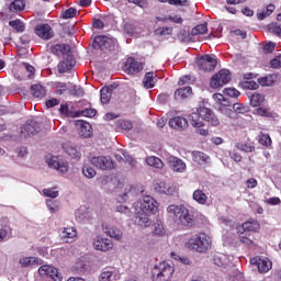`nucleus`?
Wrapping results in <instances>:
<instances>
[{"mask_svg": "<svg viewBox=\"0 0 281 281\" xmlns=\"http://www.w3.org/2000/svg\"><path fill=\"white\" fill-rule=\"evenodd\" d=\"M97 113L98 112L95 111V109H86L83 111L76 112V116L77 117H95Z\"/></svg>", "mask_w": 281, "mask_h": 281, "instance_id": "nucleus-45", "label": "nucleus"}, {"mask_svg": "<svg viewBox=\"0 0 281 281\" xmlns=\"http://www.w3.org/2000/svg\"><path fill=\"white\" fill-rule=\"evenodd\" d=\"M192 159L199 166H205V164H210L211 161L210 156L203 151H192Z\"/></svg>", "mask_w": 281, "mask_h": 281, "instance_id": "nucleus-29", "label": "nucleus"}, {"mask_svg": "<svg viewBox=\"0 0 281 281\" xmlns=\"http://www.w3.org/2000/svg\"><path fill=\"white\" fill-rule=\"evenodd\" d=\"M125 67L127 71H142L144 69V64L136 61L133 57H130L125 61Z\"/></svg>", "mask_w": 281, "mask_h": 281, "instance_id": "nucleus-31", "label": "nucleus"}, {"mask_svg": "<svg viewBox=\"0 0 281 281\" xmlns=\"http://www.w3.org/2000/svg\"><path fill=\"white\" fill-rule=\"evenodd\" d=\"M167 214L176 225H180L181 227H190L194 221L192 215H190V210L183 204H170L167 206Z\"/></svg>", "mask_w": 281, "mask_h": 281, "instance_id": "nucleus-2", "label": "nucleus"}, {"mask_svg": "<svg viewBox=\"0 0 281 281\" xmlns=\"http://www.w3.org/2000/svg\"><path fill=\"white\" fill-rule=\"evenodd\" d=\"M255 114L259 115L260 117H272L273 116V112H271V110L265 109V108H257L255 110Z\"/></svg>", "mask_w": 281, "mask_h": 281, "instance_id": "nucleus-48", "label": "nucleus"}, {"mask_svg": "<svg viewBox=\"0 0 281 281\" xmlns=\"http://www.w3.org/2000/svg\"><path fill=\"white\" fill-rule=\"evenodd\" d=\"M76 126L79 127V135L80 137H91L93 135V127L88 122L85 121H77Z\"/></svg>", "mask_w": 281, "mask_h": 281, "instance_id": "nucleus-26", "label": "nucleus"}, {"mask_svg": "<svg viewBox=\"0 0 281 281\" xmlns=\"http://www.w3.org/2000/svg\"><path fill=\"white\" fill-rule=\"evenodd\" d=\"M113 43V38L105 35H97L93 40L92 47L93 49H109Z\"/></svg>", "mask_w": 281, "mask_h": 281, "instance_id": "nucleus-20", "label": "nucleus"}, {"mask_svg": "<svg viewBox=\"0 0 281 281\" xmlns=\"http://www.w3.org/2000/svg\"><path fill=\"white\" fill-rule=\"evenodd\" d=\"M232 81V72L218 71L215 72L210 79L211 89H221Z\"/></svg>", "mask_w": 281, "mask_h": 281, "instance_id": "nucleus-8", "label": "nucleus"}, {"mask_svg": "<svg viewBox=\"0 0 281 281\" xmlns=\"http://www.w3.org/2000/svg\"><path fill=\"white\" fill-rule=\"evenodd\" d=\"M99 281H113V271L103 270L99 276Z\"/></svg>", "mask_w": 281, "mask_h": 281, "instance_id": "nucleus-54", "label": "nucleus"}, {"mask_svg": "<svg viewBox=\"0 0 281 281\" xmlns=\"http://www.w3.org/2000/svg\"><path fill=\"white\" fill-rule=\"evenodd\" d=\"M78 14L76 8H69L66 11L61 12V19H74Z\"/></svg>", "mask_w": 281, "mask_h": 281, "instance_id": "nucleus-55", "label": "nucleus"}, {"mask_svg": "<svg viewBox=\"0 0 281 281\" xmlns=\"http://www.w3.org/2000/svg\"><path fill=\"white\" fill-rule=\"evenodd\" d=\"M46 207L50 214H56V212H58V205L53 200H46Z\"/></svg>", "mask_w": 281, "mask_h": 281, "instance_id": "nucleus-61", "label": "nucleus"}, {"mask_svg": "<svg viewBox=\"0 0 281 281\" xmlns=\"http://www.w3.org/2000/svg\"><path fill=\"white\" fill-rule=\"evenodd\" d=\"M193 201H195V203H199V205H207V194H205V192H203V190L198 189L193 192Z\"/></svg>", "mask_w": 281, "mask_h": 281, "instance_id": "nucleus-36", "label": "nucleus"}, {"mask_svg": "<svg viewBox=\"0 0 281 281\" xmlns=\"http://www.w3.org/2000/svg\"><path fill=\"white\" fill-rule=\"evenodd\" d=\"M34 33L42 41H50L53 36H55L54 29L49 24H37L34 27Z\"/></svg>", "mask_w": 281, "mask_h": 281, "instance_id": "nucleus-13", "label": "nucleus"}, {"mask_svg": "<svg viewBox=\"0 0 281 281\" xmlns=\"http://www.w3.org/2000/svg\"><path fill=\"white\" fill-rule=\"evenodd\" d=\"M63 150H65L69 157L72 159L80 158V151L78 150V147L71 142H66L61 145Z\"/></svg>", "mask_w": 281, "mask_h": 281, "instance_id": "nucleus-27", "label": "nucleus"}, {"mask_svg": "<svg viewBox=\"0 0 281 281\" xmlns=\"http://www.w3.org/2000/svg\"><path fill=\"white\" fill-rule=\"evenodd\" d=\"M47 165L49 168H54V170H57V172H60L61 175H67V172H69V162L56 156L48 158Z\"/></svg>", "mask_w": 281, "mask_h": 281, "instance_id": "nucleus-12", "label": "nucleus"}, {"mask_svg": "<svg viewBox=\"0 0 281 281\" xmlns=\"http://www.w3.org/2000/svg\"><path fill=\"white\" fill-rule=\"evenodd\" d=\"M19 265L22 269H30V267H38V265H43V260L33 256H21L19 258Z\"/></svg>", "mask_w": 281, "mask_h": 281, "instance_id": "nucleus-19", "label": "nucleus"}, {"mask_svg": "<svg viewBox=\"0 0 281 281\" xmlns=\"http://www.w3.org/2000/svg\"><path fill=\"white\" fill-rule=\"evenodd\" d=\"M224 95H228V98H238L240 95V91L235 88H225L223 90Z\"/></svg>", "mask_w": 281, "mask_h": 281, "instance_id": "nucleus-57", "label": "nucleus"}, {"mask_svg": "<svg viewBox=\"0 0 281 281\" xmlns=\"http://www.w3.org/2000/svg\"><path fill=\"white\" fill-rule=\"evenodd\" d=\"M169 126L170 128H173V131H186L189 126L188 119L183 116H175L169 120Z\"/></svg>", "mask_w": 281, "mask_h": 281, "instance_id": "nucleus-23", "label": "nucleus"}, {"mask_svg": "<svg viewBox=\"0 0 281 281\" xmlns=\"http://www.w3.org/2000/svg\"><path fill=\"white\" fill-rule=\"evenodd\" d=\"M265 102V94L255 93L250 99L251 106H260Z\"/></svg>", "mask_w": 281, "mask_h": 281, "instance_id": "nucleus-46", "label": "nucleus"}, {"mask_svg": "<svg viewBox=\"0 0 281 281\" xmlns=\"http://www.w3.org/2000/svg\"><path fill=\"white\" fill-rule=\"evenodd\" d=\"M237 150H241L243 153H254L256 150V146L251 140H246L245 143H237L236 145Z\"/></svg>", "mask_w": 281, "mask_h": 281, "instance_id": "nucleus-39", "label": "nucleus"}, {"mask_svg": "<svg viewBox=\"0 0 281 281\" xmlns=\"http://www.w3.org/2000/svg\"><path fill=\"white\" fill-rule=\"evenodd\" d=\"M270 67L272 69H281V55H277L271 61Z\"/></svg>", "mask_w": 281, "mask_h": 281, "instance_id": "nucleus-62", "label": "nucleus"}, {"mask_svg": "<svg viewBox=\"0 0 281 281\" xmlns=\"http://www.w3.org/2000/svg\"><path fill=\"white\" fill-rule=\"evenodd\" d=\"M228 281H245V277L243 276V272L236 270L229 276Z\"/></svg>", "mask_w": 281, "mask_h": 281, "instance_id": "nucleus-60", "label": "nucleus"}, {"mask_svg": "<svg viewBox=\"0 0 281 281\" xmlns=\"http://www.w3.org/2000/svg\"><path fill=\"white\" fill-rule=\"evenodd\" d=\"M11 234L10 226H0V243H3Z\"/></svg>", "mask_w": 281, "mask_h": 281, "instance_id": "nucleus-58", "label": "nucleus"}, {"mask_svg": "<svg viewBox=\"0 0 281 281\" xmlns=\"http://www.w3.org/2000/svg\"><path fill=\"white\" fill-rule=\"evenodd\" d=\"M70 93L71 95L82 97L85 95V90L80 86H74L70 88Z\"/></svg>", "mask_w": 281, "mask_h": 281, "instance_id": "nucleus-63", "label": "nucleus"}, {"mask_svg": "<svg viewBox=\"0 0 281 281\" xmlns=\"http://www.w3.org/2000/svg\"><path fill=\"white\" fill-rule=\"evenodd\" d=\"M52 54H55V56H65L69 52H71V46L67 44H56L50 47Z\"/></svg>", "mask_w": 281, "mask_h": 281, "instance_id": "nucleus-30", "label": "nucleus"}, {"mask_svg": "<svg viewBox=\"0 0 281 281\" xmlns=\"http://www.w3.org/2000/svg\"><path fill=\"white\" fill-rule=\"evenodd\" d=\"M172 276H175V267L166 261L157 263L151 270L153 281H170Z\"/></svg>", "mask_w": 281, "mask_h": 281, "instance_id": "nucleus-4", "label": "nucleus"}, {"mask_svg": "<svg viewBox=\"0 0 281 281\" xmlns=\"http://www.w3.org/2000/svg\"><path fill=\"white\" fill-rule=\"evenodd\" d=\"M196 65L200 71H216L221 65L216 55H202L196 59Z\"/></svg>", "mask_w": 281, "mask_h": 281, "instance_id": "nucleus-6", "label": "nucleus"}, {"mask_svg": "<svg viewBox=\"0 0 281 281\" xmlns=\"http://www.w3.org/2000/svg\"><path fill=\"white\" fill-rule=\"evenodd\" d=\"M59 236L64 243H76L78 229L74 226H67L59 229Z\"/></svg>", "mask_w": 281, "mask_h": 281, "instance_id": "nucleus-14", "label": "nucleus"}, {"mask_svg": "<svg viewBox=\"0 0 281 281\" xmlns=\"http://www.w3.org/2000/svg\"><path fill=\"white\" fill-rule=\"evenodd\" d=\"M213 101L216 111L229 120H236L238 113H247V106L240 103H234L232 110V101L225 98L223 93H214Z\"/></svg>", "mask_w": 281, "mask_h": 281, "instance_id": "nucleus-1", "label": "nucleus"}, {"mask_svg": "<svg viewBox=\"0 0 281 281\" xmlns=\"http://www.w3.org/2000/svg\"><path fill=\"white\" fill-rule=\"evenodd\" d=\"M186 247L198 254H207L212 249V237L205 233H199L187 241Z\"/></svg>", "mask_w": 281, "mask_h": 281, "instance_id": "nucleus-3", "label": "nucleus"}, {"mask_svg": "<svg viewBox=\"0 0 281 281\" xmlns=\"http://www.w3.org/2000/svg\"><path fill=\"white\" fill-rule=\"evenodd\" d=\"M37 273L40 278H49L53 281H63V273L60 270L52 265H42Z\"/></svg>", "mask_w": 281, "mask_h": 281, "instance_id": "nucleus-7", "label": "nucleus"}, {"mask_svg": "<svg viewBox=\"0 0 281 281\" xmlns=\"http://www.w3.org/2000/svg\"><path fill=\"white\" fill-rule=\"evenodd\" d=\"M31 93L34 98H37V100H43V98L47 95V90L41 85H34L31 87Z\"/></svg>", "mask_w": 281, "mask_h": 281, "instance_id": "nucleus-35", "label": "nucleus"}, {"mask_svg": "<svg viewBox=\"0 0 281 281\" xmlns=\"http://www.w3.org/2000/svg\"><path fill=\"white\" fill-rule=\"evenodd\" d=\"M82 175H85V177H87V179H93V177H95V175H98V172L95 171V169H93V167L86 165L82 168Z\"/></svg>", "mask_w": 281, "mask_h": 281, "instance_id": "nucleus-47", "label": "nucleus"}, {"mask_svg": "<svg viewBox=\"0 0 281 281\" xmlns=\"http://www.w3.org/2000/svg\"><path fill=\"white\" fill-rule=\"evenodd\" d=\"M123 30L125 34H128V36H133V34H135L136 25L134 22H126L123 25Z\"/></svg>", "mask_w": 281, "mask_h": 281, "instance_id": "nucleus-52", "label": "nucleus"}, {"mask_svg": "<svg viewBox=\"0 0 281 281\" xmlns=\"http://www.w3.org/2000/svg\"><path fill=\"white\" fill-rule=\"evenodd\" d=\"M149 216L150 214L148 213L135 211L134 224L137 225V227H140L142 229H146L147 227H150V225H153V222L150 221Z\"/></svg>", "mask_w": 281, "mask_h": 281, "instance_id": "nucleus-18", "label": "nucleus"}, {"mask_svg": "<svg viewBox=\"0 0 281 281\" xmlns=\"http://www.w3.org/2000/svg\"><path fill=\"white\" fill-rule=\"evenodd\" d=\"M191 93H192L191 87L180 88L175 91V98L176 100H187V98H190Z\"/></svg>", "mask_w": 281, "mask_h": 281, "instance_id": "nucleus-37", "label": "nucleus"}, {"mask_svg": "<svg viewBox=\"0 0 281 281\" xmlns=\"http://www.w3.org/2000/svg\"><path fill=\"white\" fill-rule=\"evenodd\" d=\"M67 91H69V85L63 83V82H58L56 85V93L58 95H63V94L67 93Z\"/></svg>", "mask_w": 281, "mask_h": 281, "instance_id": "nucleus-56", "label": "nucleus"}, {"mask_svg": "<svg viewBox=\"0 0 281 281\" xmlns=\"http://www.w3.org/2000/svg\"><path fill=\"white\" fill-rule=\"evenodd\" d=\"M92 247L95 251H102L105 254L106 251H111V249H113L114 244L110 238L98 235L93 238Z\"/></svg>", "mask_w": 281, "mask_h": 281, "instance_id": "nucleus-11", "label": "nucleus"}, {"mask_svg": "<svg viewBox=\"0 0 281 281\" xmlns=\"http://www.w3.org/2000/svg\"><path fill=\"white\" fill-rule=\"evenodd\" d=\"M25 8V2L23 0H14L11 2L9 10L11 12H21V10H24Z\"/></svg>", "mask_w": 281, "mask_h": 281, "instance_id": "nucleus-42", "label": "nucleus"}, {"mask_svg": "<svg viewBox=\"0 0 281 281\" xmlns=\"http://www.w3.org/2000/svg\"><path fill=\"white\" fill-rule=\"evenodd\" d=\"M269 30H270V32L274 33L276 36L281 37V25H280V24H278V23H272V24L269 26Z\"/></svg>", "mask_w": 281, "mask_h": 281, "instance_id": "nucleus-64", "label": "nucleus"}, {"mask_svg": "<svg viewBox=\"0 0 281 281\" xmlns=\"http://www.w3.org/2000/svg\"><path fill=\"white\" fill-rule=\"evenodd\" d=\"M247 233L240 234L239 235V243H241L243 245H246V247H254V240H251L249 238V233L248 235H246Z\"/></svg>", "mask_w": 281, "mask_h": 281, "instance_id": "nucleus-49", "label": "nucleus"}, {"mask_svg": "<svg viewBox=\"0 0 281 281\" xmlns=\"http://www.w3.org/2000/svg\"><path fill=\"white\" fill-rule=\"evenodd\" d=\"M91 164L98 170H115V161L110 156H94L91 158Z\"/></svg>", "mask_w": 281, "mask_h": 281, "instance_id": "nucleus-9", "label": "nucleus"}, {"mask_svg": "<svg viewBox=\"0 0 281 281\" xmlns=\"http://www.w3.org/2000/svg\"><path fill=\"white\" fill-rule=\"evenodd\" d=\"M278 80H280V74L273 72L265 77H260L258 79V85H260L261 87H271L272 85H276Z\"/></svg>", "mask_w": 281, "mask_h": 281, "instance_id": "nucleus-25", "label": "nucleus"}, {"mask_svg": "<svg viewBox=\"0 0 281 281\" xmlns=\"http://www.w3.org/2000/svg\"><path fill=\"white\" fill-rule=\"evenodd\" d=\"M251 265H257L259 273H269L273 268V262L269 258L255 257L250 259Z\"/></svg>", "mask_w": 281, "mask_h": 281, "instance_id": "nucleus-15", "label": "nucleus"}, {"mask_svg": "<svg viewBox=\"0 0 281 281\" xmlns=\"http://www.w3.org/2000/svg\"><path fill=\"white\" fill-rule=\"evenodd\" d=\"M135 212H143L144 214H157L159 212V202L150 195H144L137 202L134 203Z\"/></svg>", "mask_w": 281, "mask_h": 281, "instance_id": "nucleus-5", "label": "nucleus"}, {"mask_svg": "<svg viewBox=\"0 0 281 281\" xmlns=\"http://www.w3.org/2000/svg\"><path fill=\"white\" fill-rule=\"evenodd\" d=\"M189 122L193 128H203V126H205V122H203L201 114L198 112H193L189 115Z\"/></svg>", "mask_w": 281, "mask_h": 281, "instance_id": "nucleus-32", "label": "nucleus"}, {"mask_svg": "<svg viewBox=\"0 0 281 281\" xmlns=\"http://www.w3.org/2000/svg\"><path fill=\"white\" fill-rule=\"evenodd\" d=\"M154 189L159 194H167V196H172V194H175V192H177V187L175 184H168L164 181L155 183Z\"/></svg>", "mask_w": 281, "mask_h": 281, "instance_id": "nucleus-21", "label": "nucleus"}, {"mask_svg": "<svg viewBox=\"0 0 281 281\" xmlns=\"http://www.w3.org/2000/svg\"><path fill=\"white\" fill-rule=\"evenodd\" d=\"M257 76L258 75L254 72L244 74V77L239 82L241 89H249L250 91H255L256 89H258L259 85L254 80V78H257Z\"/></svg>", "mask_w": 281, "mask_h": 281, "instance_id": "nucleus-16", "label": "nucleus"}, {"mask_svg": "<svg viewBox=\"0 0 281 281\" xmlns=\"http://www.w3.org/2000/svg\"><path fill=\"white\" fill-rule=\"evenodd\" d=\"M100 93H101L102 104H109V102H111V95H113V88L112 87L102 88Z\"/></svg>", "mask_w": 281, "mask_h": 281, "instance_id": "nucleus-40", "label": "nucleus"}, {"mask_svg": "<svg viewBox=\"0 0 281 281\" xmlns=\"http://www.w3.org/2000/svg\"><path fill=\"white\" fill-rule=\"evenodd\" d=\"M196 111L201 120H203V122H207L209 126H213V127L221 126V120L214 113V111H212L210 108L199 106Z\"/></svg>", "mask_w": 281, "mask_h": 281, "instance_id": "nucleus-10", "label": "nucleus"}, {"mask_svg": "<svg viewBox=\"0 0 281 281\" xmlns=\"http://www.w3.org/2000/svg\"><path fill=\"white\" fill-rule=\"evenodd\" d=\"M155 34H157V36H168L172 34V27L162 26L160 29H157L155 31Z\"/></svg>", "mask_w": 281, "mask_h": 281, "instance_id": "nucleus-59", "label": "nucleus"}, {"mask_svg": "<svg viewBox=\"0 0 281 281\" xmlns=\"http://www.w3.org/2000/svg\"><path fill=\"white\" fill-rule=\"evenodd\" d=\"M146 164L147 166H150L151 168H157L158 170H161V168H164V161L157 156L147 157Z\"/></svg>", "mask_w": 281, "mask_h": 281, "instance_id": "nucleus-38", "label": "nucleus"}, {"mask_svg": "<svg viewBox=\"0 0 281 281\" xmlns=\"http://www.w3.org/2000/svg\"><path fill=\"white\" fill-rule=\"evenodd\" d=\"M259 144H261V146H265L266 148L271 147V136L269 134H265V133H260L259 134V139H258Z\"/></svg>", "mask_w": 281, "mask_h": 281, "instance_id": "nucleus-44", "label": "nucleus"}, {"mask_svg": "<svg viewBox=\"0 0 281 281\" xmlns=\"http://www.w3.org/2000/svg\"><path fill=\"white\" fill-rule=\"evenodd\" d=\"M196 78L193 75H187L183 76L179 79L178 83L179 85H192L193 82H195Z\"/></svg>", "mask_w": 281, "mask_h": 281, "instance_id": "nucleus-53", "label": "nucleus"}, {"mask_svg": "<svg viewBox=\"0 0 281 281\" xmlns=\"http://www.w3.org/2000/svg\"><path fill=\"white\" fill-rule=\"evenodd\" d=\"M157 83V75L153 71L146 72L143 85L145 89H153Z\"/></svg>", "mask_w": 281, "mask_h": 281, "instance_id": "nucleus-33", "label": "nucleus"}, {"mask_svg": "<svg viewBox=\"0 0 281 281\" xmlns=\"http://www.w3.org/2000/svg\"><path fill=\"white\" fill-rule=\"evenodd\" d=\"M167 164L170 168V170H172V172H186L188 166L186 165V161L181 160V158L175 157V156H169Z\"/></svg>", "mask_w": 281, "mask_h": 281, "instance_id": "nucleus-17", "label": "nucleus"}, {"mask_svg": "<svg viewBox=\"0 0 281 281\" xmlns=\"http://www.w3.org/2000/svg\"><path fill=\"white\" fill-rule=\"evenodd\" d=\"M201 34H207V23L198 24L191 30L192 36H199Z\"/></svg>", "mask_w": 281, "mask_h": 281, "instance_id": "nucleus-41", "label": "nucleus"}, {"mask_svg": "<svg viewBox=\"0 0 281 281\" xmlns=\"http://www.w3.org/2000/svg\"><path fill=\"white\" fill-rule=\"evenodd\" d=\"M35 133H38V127H36V122L34 121L26 123L21 128V135H23V137H32Z\"/></svg>", "mask_w": 281, "mask_h": 281, "instance_id": "nucleus-28", "label": "nucleus"}, {"mask_svg": "<svg viewBox=\"0 0 281 281\" xmlns=\"http://www.w3.org/2000/svg\"><path fill=\"white\" fill-rule=\"evenodd\" d=\"M153 234H155V236H166V228L164 227V223L157 221L154 224Z\"/></svg>", "mask_w": 281, "mask_h": 281, "instance_id": "nucleus-43", "label": "nucleus"}, {"mask_svg": "<svg viewBox=\"0 0 281 281\" xmlns=\"http://www.w3.org/2000/svg\"><path fill=\"white\" fill-rule=\"evenodd\" d=\"M74 67H76V59L70 57L58 64V71H71Z\"/></svg>", "mask_w": 281, "mask_h": 281, "instance_id": "nucleus-34", "label": "nucleus"}, {"mask_svg": "<svg viewBox=\"0 0 281 281\" xmlns=\"http://www.w3.org/2000/svg\"><path fill=\"white\" fill-rule=\"evenodd\" d=\"M260 224L258 222H245L243 225L237 227V234H249V232H258Z\"/></svg>", "mask_w": 281, "mask_h": 281, "instance_id": "nucleus-24", "label": "nucleus"}, {"mask_svg": "<svg viewBox=\"0 0 281 281\" xmlns=\"http://www.w3.org/2000/svg\"><path fill=\"white\" fill-rule=\"evenodd\" d=\"M101 229L110 238H113L114 240H122L123 233L122 229L117 228V226L102 224Z\"/></svg>", "mask_w": 281, "mask_h": 281, "instance_id": "nucleus-22", "label": "nucleus"}, {"mask_svg": "<svg viewBox=\"0 0 281 281\" xmlns=\"http://www.w3.org/2000/svg\"><path fill=\"white\" fill-rule=\"evenodd\" d=\"M213 262L216 267H228L229 263H227V261H225V255H220V256H215L213 258Z\"/></svg>", "mask_w": 281, "mask_h": 281, "instance_id": "nucleus-50", "label": "nucleus"}, {"mask_svg": "<svg viewBox=\"0 0 281 281\" xmlns=\"http://www.w3.org/2000/svg\"><path fill=\"white\" fill-rule=\"evenodd\" d=\"M9 25L13 27V30H16V32H25V24L20 20L10 21Z\"/></svg>", "mask_w": 281, "mask_h": 281, "instance_id": "nucleus-51", "label": "nucleus"}]
</instances>
